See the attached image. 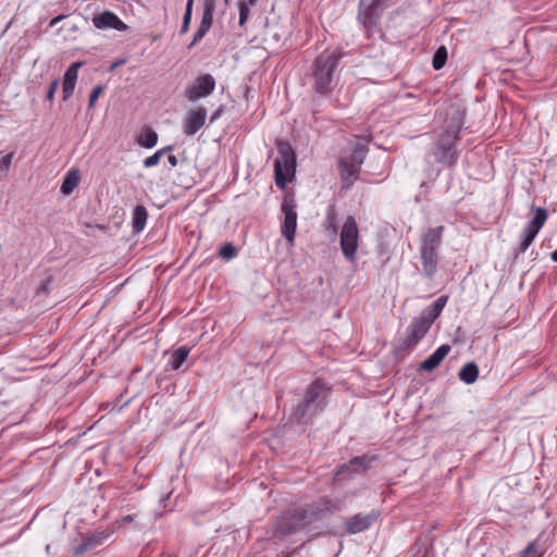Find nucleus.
I'll use <instances>...</instances> for the list:
<instances>
[{
    "instance_id": "nucleus-1",
    "label": "nucleus",
    "mask_w": 557,
    "mask_h": 557,
    "mask_svg": "<svg viewBox=\"0 0 557 557\" xmlns=\"http://www.w3.org/2000/svg\"><path fill=\"white\" fill-rule=\"evenodd\" d=\"M330 385L322 379L314 380L306 388L304 398L292 407L289 420L300 425H311L327 404Z\"/></svg>"
},
{
    "instance_id": "nucleus-2",
    "label": "nucleus",
    "mask_w": 557,
    "mask_h": 557,
    "mask_svg": "<svg viewBox=\"0 0 557 557\" xmlns=\"http://www.w3.org/2000/svg\"><path fill=\"white\" fill-rule=\"evenodd\" d=\"M344 52L341 50H325L320 53L311 65V88L321 96L330 95L337 85L338 65Z\"/></svg>"
},
{
    "instance_id": "nucleus-3",
    "label": "nucleus",
    "mask_w": 557,
    "mask_h": 557,
    "mask_svg": "<svg viewBox=\"0 0 557 557\" xmlns=\"http://www.w3.org/2000/svg\"><path fill=\"white\" fill-rule=\"evenodd\" d=\"M447 300V296L438 297L432 305L428 306L419 317L411 321L406 330V336L399 341V344L395 348L397 355L412 349L425 336L433 322L442 313Z\"/></svg>"
},
{
    "instance_id": "nucleus-4",
    "label": "nucleus",
    "mask_w": 557,
    "mask_h": 557,
    "mask_svg": "<svg viewBox=\"0 0 557 557\" xmlns=\"http://www.w3.org/2000/svg\"><path fill=\"white\" fill-rule=\"evenodd\" d=\"M462 125L463 121L458 116L454 119L437 137L431 151L435 162L446 168H454L457 164L459 152L456 148V144L460 139L459 132Z\"/></svg>"
},
{
    "instance_id": "nucleus-5",
    "label": "nucleus",
    "mask_w": 557,
    "mask_h": 557,
    "mask_svg": "<svg viewBox=\"0 0 557 557\" xmlns=\"http://www.w3.org/2000/svg\"><path fill=\"white\" fill-rule=\"evenodd\" d=\"M277 157L274 161L275 185L284 189L296 173V153L292 145L287 141L278 140L276 143Z\"/></svg>"
},
{
    "instance_id": "nucleus-6",
    "label": "nucleus",
    "mask_w": 557,
    "mask_h": 557,
    "mask_svg": "<svg viewBox=\"0 0 557 557\" xmlns=\"http://www.w3.org/2000/svg\"><path fill=\"white\" fill-rule=\"evenodd\" d=\"M359 230L352 215L347 216L341 231V249L348 261L356 259L358 249Z\"/></svg>"
},
{
    "instance_id": "nucleus-7",
    "label": "nucleus",
    "mask_w": 557,
    "mask_h": 557,
    "mask_svg": "<svg viewBox=\"0 0 557 557\" xmlns=\"http://www.w3.org/2000/svg\"><path fill=\"white\" fill-rule=\"evenodd\" d=\"M343 502L338 498L322 497L301 509L308 522L322 519L329 513L342 510Z\"/></svg>"
},
{
    "instance_id": "nucleus-8",
    "label": "nucleus",
    "mask_w": 557,
    "mask_h": 557,
    "mask_svg": "<svg viewBox=\"0 0 557 557\" xmlns=\"http://www.w3.org/2000/svg\"><path fill=\"white\" fill-rule=\"evenodd\" d=\"M381 0H360L358 21L363 25L368 37L380 20Z\"/></svg>"
},
{
    "instance_id": "nucleus-9",
    "label": "nucleus",
    "mask_w": 557,
    "mask_h": 557,
    "mask_svg": "<svg viewBox=\"0 0 557 557\" xmlns=\"http://www.w3.org/2000/svg\"><path fill=\"white\" fill-rule=\"evenodd\" d=\"M282 212L284 213V223L282 235L287 242L293 243L297 227L296 202L293 197L286 196L282 202Z\"/></svg>"
},
{
    "instance_id": "nucleus-10",
    "label": "nucleus",
    "mask_w": 557,
    "mask_h": 557,
    "mask_svg": "<svg viewBox=\"0 0 557 557\" xmlns=\"http://www.w3.org/2000/svg\"><path fill=\"white\" fill-rule=\"evenodd\" d=\"M214 88L215 79L213 76L203 74L198 76L195 83L186 89L185 95L190 102H196L198 99L211 95Z\"/></svg>"
},
{
    "instance_id": "nucleus-11",
    "label": "nucleus",
    "mask_w": 557,
    "mask_h": 557,
    "mask_svg": "<svg viewBox=\"0 0 557 557\" xmlns=\"http://www.w3.org/2000/svg\"><path fill=\"white\" fill-rule=\"evenodd\" d=\"M369 458L367 456H358L350 459L348 462L343 463L336 469L335 478L351 479L355 474L366 471L368 468Z\"/></svg>"
},
{
    "instance_id": "nucleus-12",
    "label": "nucleus",
    "mask_w": 557,
    "mask_h": 557,
    "mask_svg": "<svg viewBox=\"0 0 557 557\" xmlns=\"http://www.w3.org/2000/svg\"><path fill=\"white\" fill-rule=\"evenodd\" d=\"M207 110L203 107L190 110L186 113L183 131L187 136H194L206 123Z\"/></svg>"
},
{
    "instance_id": "nucleus-13",
    "label": "nucleus",
    "mask_w": 557,
    "mask_h": 557,
    "mask_svg": "<svg viewBox=\"0 0 557 557\" xmlns=\"http://www.w3.org/2000/svg\"><path fill=\"white\" fill-rule=\"evenodd\" d=\"M379 513L371 511L367 515L357 513L345 523L346 532L349 534H356L368 530L377 519Z\"/></svg>"
},
{
    "instance_id": "nucleus-14",
    "label": "nucleus",
    "mask_w": 557,
    "mask_h": 557,
    "mask_svg": "<svg viewBox=\"0 0 557 557\" xmlns=\"http://www.w3.org/2000/svg\"><path fill=\"white\" fill-rule=\"evenodd\" d=\"M92 24L96 28L106 29L113 28L120 32H125L127 25L113 12L103 11L92 17Z\"/></svg>"
},
{
    "instance_id": "nucleus-15",
    "label": "nucleus",
    "mask_w": 557,
    "mask_h": 557,
    "mask_svg": "<svg viewBox=\"0 0 557 557\" xmlns=\"http://www.w3.org/2000/svg\"><path fill=\"white\" fill-rule=\"evenodd\" d=\"M308 523L302 510H295L289 517L277 522V531L283 535L296 533L301 527Z\"/></svg>"
},
{
    "instance_id": "nucleus-16",
    "label": "nucleus",
    "mask_w": 557,
    "mask_h": 557,
    "mask_svg": "<svg viewBox=\"0 0 557 557\" xmlns=\"http://www.w3.org/2000/svg\"><path fill=\"white\" fill-rule=\"evenodd\" d=\"M444 227H431L421 236V246L420 250L422 251H431L438 252V248L442 243Z\"/></svg>"
},
{
    "instance_id": "nucleus-17",
    "label": "nucleus",
    "mask_w": 557,
    "mask_h": 557,
    "mask_svg": "<svg viewBox=\"0 0 557 557\" xmlns=\"http://www.w3.org/2000/svg\"><path fill=\"white\" fill-rule=\"evenodd\" d=\"M83 65V62H74L64 73L63 77V86H62V95L63 100L66 101L70 99L74 92L75 84L77 81L78 70Z\"/></svg>"
},
{
    "instance_id": "nucleus-18",
    "label": "nucleus",
    "mask_w": 557,
    "mask_h": 557,
    "mask_svg": "<svg viewBox=\"0 0 557 557\" xmlns=\"http://www.w3.org/2000/svg\"><path fill=\"white\" fill-rule=\"evenodd\" d=\"M450 346L447 344L441 345L430 357L423 360L420 366V371L431 372L436 369L444 358L449 354Z\"/></svg>"
},
{
    "instance_id": "nucleus-19",
    "label": "nucleus",
    "mask_w": 557,
    "mask_h": 557,
    "mask_svg": "<svg viewBox=\"0 0 557 557\" xmlns=\"http://www.w3.org/2000/svg\"><path fill=\"white\" fill-rule=\"evenodd\" d=\"M420 258L422 263V274L425 278L432 280L437 272L440 261L438 252L422 251L420 250Z\"/></svg>"
},
{
    "instance_id": "nucleus-20",
    "label": "nucleus",
    "mask_w": 557,
    "mask_h": 557,
    "mask_svg": "<svg viewBox=\"0 0 557 557\" xmlns=\"http://www.w3.org/2000/svg\"><path fill=\"white\" fill-rule=\"evenodd\" d=\"M339 170L343 180V187L349 188L351 184L357 180L360 168L354 165L345 159H341Z\"/></svg>"
},
{
    "instance_id": "nucleus-21",
    "label": "nucleus",
    "mask_w": 557,
    "mask_h": 557,
    "mask_svg": "<svg viewBox=\"0 0 557 557\" xmlns=\"http://www.w3.org/2000/svg\"><path fill=\"white\" fill-rule=\"evenodd\" d=\"M148 218V212L145 206L137 205L132 213V227L133 233L139 234L144 231Z\"/></svg>"
},
{
    "instance_id": "nucleus-22",
    "label": "nucleus",
    "mask_w": 557,
    "mask_h": 557,
    "mask_svg": "<svg viewBox=\"0 0 557 557\" xmlns=\"http://www.w3.org/2000/svg\"><path fill=\"white\" fill-rule=\"evenodd\" d=\"M534 210L533 219L527 224L524 228L539 234L541 228L544 226L548 212L545 208H532Z\"/></svg>"
},
{
    "instance_id": "nucleus-23",
    "label": "nucleus",
    "mask_w": 557,
    "mask_h": 557,
    "mask_svg": "<svg viewBox=\"0 0 557 557\" xmlns=\"http://www.w3.org/2000/svg\"><path fill=\"white\" fill-rule=\"evenodd\" d=\"M479 376V368L474 362L466 363L459 371L458 377L466 384H473Z\"/></svg>"
},
{
    "instance_id": "nucleus-24",
    "label": "nucleus",
    "mask_w": 557,
    "mask_h": 557,
    "mask_svg": "<svg viewBox=\"0 0 557 557\" xmlns=\"http://www.w3.org/2000/svg\"><path fill=\"white\" fill-rule=\"evenodd\" d=\"M102 544V539L94 535L87 539H84L82 543L74 546L73 548V555L75 557L84 555L86 552L96 548L97 546Z\"/></svg>"
},
{
    "instance_id": "nucleus-25",
    "label": "nucleus",
    "mask_w": 557,
    "mask_h": 557,
    "mask_svg": "<svg viewBox=\"0 0 557 557\" xmlns=\"http://www.w3.org/2000/svg\"><path fill=\"white\" fill-rule=\"evenodd\" d=\"M81 180L79 171L78 170H71L65 175L63 183L61 185V193L63 195H70L73 193V190L76 188Z\"/></svg>"
},
{
    "instance_id": "nucleus-26",
    "label": "nucleus",
    "mask_w": 557,
    "mask_h": 557,
    "mask_svg": "<svg viewBox=\"0 0 557 557\" xmlns=\"http://www.w3.org/2000/svg\"><path fill=\"white\" fill-rule=\"evenodd\" d=\"M324 230L332 237L337 234V213L333 205L327 207Z\"/></svg>"
},
{
    "instance_id": "nucleus-27",
    "label": "nucleus",
    "mask_w": 557,
    "mask_h": 557,
    "mask_svg": "<svg viewBox=\"0 0 557 557\" xmlns=\"http://www.w3.org/2000/svg\"><path fill=\"white\" fill-rule=\"evenodd\" d=\"M190 349L186 346H181L174 350L170 357L169 364L172 370H178L182 364L187 360Z\"/></svg>"
},
{
    "instance_id": "nucleus-28",
    "label": "nucleus",
    "mask_w": 557,
    "mask_h": 557,
    "mask_svg": "<svg viewBox=\"0 0 557 557\" xmlns=\"http://www.w3.org/2000/svg\"><path fill=\"white\" fill-rule=\"evenodd\" d=\"M367 152V145L362 143H357L350 156L344 159L349 161L354 165L361 168V164L363 163Z\"/></svg>"
},
{
    "instance_id": "nucleus-29",
    "label": "nucleus",
    "mask_w": 557,
    "mask_h": 557,
    "mask_svg": "<svg viewBox=\"0 0 557 557\" xmlns=\"http://www.w3.org/2000/svg\"><path fill=\"white\" fill-rule=\"evenodd\" d=\"M138 144L145 148H152L158 143V134L150 127H144L138 137Z\"/></svg>"
},
{
    "instance_id": "nucleus-30",
    "label": "nucleus",
    "mask_w": 557,
    "mask_h": 557,
    "mask_svg": "<svg viewBox=\"0 0 557 557\" xmlns=\"http://www.w3.org/2000/svg\"><path fill=\"white\" fill-rule=\"evenodd\" d=\"M258 0H253L249 2V0H239L238 1V13H239V20L238 24L239 26H244L249 17L250 7L256 5Z\"/></svg>"
},
{
    "instance_id": "nucleus-31",
    "label": "nucleus",
    "mask_w": 557,
    "mask_h": 557,
    "mask_svg": "<svg viewBox=\"0 0 557 557\" xmlns=\"http://www.w3.org/2000/svg\"><path fill=\"white\" fill-rule=\"evenodd\" d=\"M212 22H213L212 18L202 16L200 25H199L197 32L194 35V39H193L190 46L196 45L197 42H199L206 36V34L209 32V29L212 26Z\"/></svg>"
},
{
    "instance_id": "nucleus-32",
    "label": "nucleus",
    "mask_w": 557,
    "mask_h": 557,
    "mask_svg": "<svg viewBox=\"0 0 557 557\" xmlns=\"http://www.w3.org/2000/svg\"><path fill=\"white\" fill-rule=\"evenodd\" d=\"M536 235L537 234H535L534 232H531V231L524 228L521 234V243H520V246H519L517 252L518 253L525 252L527 249L530 247V245L533 243Z\"/></svg>"
},
{
    "instance_id": "nucleus-33",
    "label": "nucleus",
    "mask_w": 557,
    "mask_h": 557,
    "mask_svg": "<svg viewBox=\"0 0 557 557\" xmlns=\"http://www.w3.org/2000/svg\"><path fill=\"white\" fill-rule=\"evenodd\" d=\"M170 150H172L171 146H166L162 149L157 150L152 156H150L144 160V165L146 168L156 166L160 162V160L164 156V153Z\"/></svg>"
},
{
    "instance_id": "nucleus-34",
    "label": "nucleus",
    "mask_w": 557,
    "mask_h": 557,
    "mask_svg": "<svg viewBox=\"0 0 557 557\" xmlns=\"http://www.w3.org/2000/svg\"><path fill=\"white\" fill-rule=\"evenodd\" d=\"M446 60L447 50L445 47H440L433 55L432 65L435 70H440L445 65Z\"/></svg>"
},
{
    "instance_id": "nucleus-35",
    "label": "nucleus",
    "mask_w": 557,
    "mask_h": 557,
    "mask_svg": "<svg viewBox=\"0 0 557 557\" xmlns=\"http://www.w3.org/2000/svg\"><path fill=\"white\" fill-rule=\"evenodd\" d=\"M544 553L540 550L537 541H533L519 554L518 557H543Z\"/></svg>"
},
{
    "instance_id": "nucleus-36",
    "label": "nucleus",
    "mask_w": 557,
    "mask_h": 557,
    "mask_svg": "<svg viewBox=\"0 0 557 557\" xmlns=\"http://www.w3.org/2000/svg\"><path fill=\"white\" fill-rule=\"evenodd\" d=\"M193 4H194V0H187L185 14L183 16V24L181 27L182 34L186 33L189 28V24L191 21Z\"/></svg>"
},
{
    "instance_id": "nucleus-37",
    "label": "nucleus",
    "mask_w": 557,
    "mask_h": 557,
    "mask_svg": "<svg viewBox=\"0 0 557 557\" xmlns=\"http://www.w3.org/2000/svg\"><path fill=\"white\" fill-rule=\"evenodd\" d=\"M236 256H237V249L231 243L223 245L220 249V257L222 259L231 260V259L235 258Z\"/></svg>"
},
{
    "instance_id": "nucleus-38",
    "label": "nucleus",
    "mask_w": 557,
    "mask_h": 557,
    "mask_svg": "<svg viewBox=\"0 0 557 557\" xmlns=\"http://www.w3.org/2000/svg\"><path fill=\"white\" fill-rule=\"evenodd\" d=\"M214 10H215V0H203L202 16L213 20Z\"/></svg>"
},
{
    "instance_id": "nucleus-39",
    "label": "nucleus",
    "mask_w": 557,
    "mask_h": 557,
    "mask_svg": "<svg viewBox=\"0 0 557 557\" xmlns=\"http://www.w3.org/2000/svg\"><path fill=\"white\" fill-rule=\"evenodd\" d=\"M13 156H14V152H9L4 157H2V159L0 160V171L1 172H4V173L9 172L10 166L12 164Z\"/></svg>"
},
{
    "instance_id": "nucleus-40",
    "label": "nucleus",
    "mask_w": 557,
    "mask_h": 557,
    "mask_svg": "<svg viewBox=\"0 0 557 557\" xmlns=\"http://www.w3.org/2000/svg\"><path fill=\"white\" fill-rule=\"evenodd\" d=\"M104 90V87L102 85H98L96 86L92 90H91V94L89 96V102H88V107L89 108H92L97 101V99L99 98V96L103 92Z\"/></svg>"
},
{
    "instance_id": "nucleus-41",
    "label": "nucleus",
    "mask_w": 557,
    "mask_h": 557,
    "mask_svg": "<svg viewBox=\"0 0 557 557\" xmlns=\"http://www.w3.org/2000/svg\"><path fill=\"white\" fill-rule=\"evenodd\" d=\"M59 88V79H53L50 85H49V88H48V91H47V96H46V99L48 101H53L54 99V95L57 92Z\"/></svg>"
},
{
    "instance_id": "nucleus-42",
    "label": "nucleus",
    "mask_w": 557,
    "mask_h": 557,
    "mask_svg": "<svg viewBox=\"0 0 557 557\" xmlns=\"http://www.w3.org/2000/svg\"><path fill=\"white\" fill-rule=\"evenodd\" d=\"M51 277H49L45 283H42L38 288H37V294L39 295H47L49 293V284L51 283Z\"/></svg>"
},
{
    "instance_id": "nucleus-43",
    "label": "nucleus",
    "mask_w": 557,
    "mask_h": 557,
    "mask_svg": "<svg viewBox=\"0 0 557 557\" xmlns=\"http://www.w3.org/2000/svg\"><path fill=\"white\" fill-rule=\"evenodd\" d=\"M223 113V106H220L211 115L210 123L215 122Z\"/></svg>"
},
{
    "instance_id": "nucleus-44",
    "label": "nucleus",
    "mask_w": 557,
    "mask_h": 557,
    "mask_svg": "<svg viewBox=\"0 0 557 557\" xmlns=\"http://www.w3.org/2000/svg\"><path fill=\"white\" fill-rule=\"evenodd\" d=\"M168 161L172 166L177 165V158L174 154H169Z\"/></svg>"
},
{
    "instance_id": "nucleus-45",
    "label": "nucleus",
    "mask_w": 557,
    "mask_h": 557,
    "mask_svg": "<svg viewBox=\"0 0 557 557\" xmlns=\"http://www.w3.org/2000/svg\"><path fill=\"white\" fill-rule=\"evenodd\" d=\"M134 520V516L133 515H126L122 518V522L123 523H127V522H132Z\"/></svg>"
},
{
    "instance_id": "nucleus-46",
    "label": "nucleus",
    "mask_w": 557,
    "mask_h": 557,
    "mask_svg": "<svg viewBox=\"0 0 557 557\" xmlns=\"http://www.w3.org/2000/svg\"><path fill=\"white\" fill-rule=\"evenodd\" d=\"M62 18H63L62 16H57V17L52 18L50 22V26H54Z\"/></svg>"
},
{
    "instance_id": "nucleus-47",
    "label": "nucleus",
    "mask_w": 557,
    "mask_h": 557,
    "mask_svg": "<svg viewBox=\"0 0 557 557\" xmlns=\"http://www.w3.org/2000/svg\"><path fill=\"white\" fill-rule=\"evenodd\" d=\"M552 260L557 262V249L552 252Z\"/></svg>"
},
{
    "instance_id": "nucleus-48",
    "label": "nucleus",
    "mask_w": 557,
    "mask_h": 557,
    "mask_svg": "<svg viewBox=\"0 0 557 557\" xmlns=\"http://www.w3.org/2000/svg\"><path fill=\"white\" fill-rule=\"evenodd\" d=\"M224 1H225V3H226V4H228V3H230V0H224Z\"/></svg>"
}]
</instances>
